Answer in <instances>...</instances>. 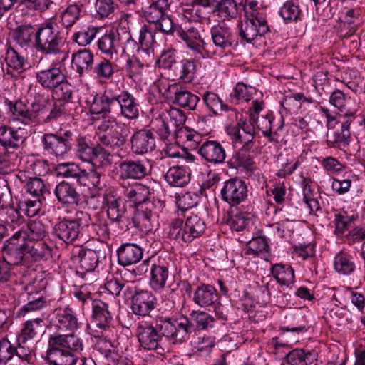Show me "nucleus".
Here are the masks:
<instances>
[{"label": "nucleus", "mask_w": 365, "mask_h": 365, "mask_svg": "<svg viewBox=\"0 0 365 365\" xmlns=\"http://www.w3.org/2000/svg\"><path fill=\"white\" fill-rule=\"evenodd\" d=\"M117 103L115 96L109 97L106 94H96L89 104L92 114H101L106 116L109 113H115Z\"/></svg>", "instance_id": "nucleus-31"}, {"label": "nucleus", "mask_w": 365, "mask_h": 365, "mask_svg": "<svg viewBox=\"0 0 365 365\" xmlns=\"http://www.w3.org/2000/svg\"><path fill=\"white\" fill-rule=\"evenodd\" d=\"M199 155L209 164L219 165L226 158V152L221 143L217 140L205 139L199 147Z\"/></svg>", "instance_id": "nucleus-18"}, {"label": "nucleus", "mask_w": 365, "mask_h": 365, "mask_svg": "<svg viewBox=\"0 0 365 365\" xmlns=\"http://www.w3.org/2000/svg\"><path fill=\"white\" fill-rule=\"evenodd\" d=\"M164 178L170 186L182 187L190 182V174L185 167L173 166L168 169Z\"/></svg>", "instance_id": "nucleus-41"}, {"label": "nucleus", "mask_w": 365, "mask_h": 365, "mask_svg": "<svg viewBox=\"0 0 365 365\" xmlns=\"http://www.w3.org/2000/svg\"><path fill=\"white\" fill-rule=\"evenodd\" d=\"M245 255H261L266 261L270 262L269 247L264 237H252L247 245Z\"/></svg>", "instance_id": "nucleus-46"}, {"label": "nucleus", "mask_w": 365, "mask_h": 365, "mask_svg": "<svg viewBox=\"0 0 365 365\" xmlns=\"http://www.w3.org/2000/svg\"><path fill=\"white\" fill-rule=\"evenodd\" d=\"M92 324L93 326L105 331L110 327L113 320V313L108 303L101 299L92 302Z\"/></svg>", "instance_id": "nucleus-19"}, {"label": "nucleus", "mask_w": 365, "mask_h": 365, "mask_svg": "<svg viewBox=\"0 0 365 365\" xmlns=\"http://www.w3.org/2000/svg\"><path fill=\"white\" fill-rule=\"evenodd\" d=\"M198 61L195 59H182L173 68V77L184 83H191L196 75Z\"/></svg>", "instance_id": "nucleus-35"}, {"label": "nucleus", "mask_w": 365, "mask_h": 365, "mask_svg": "<svg viewBox=\"0 0 365 365\" xmlns=\"http://www.w3.org/2000/svg\"><path fill=\"white\" fill-rule=\"evenodd\" d=\"M317 359V354L312 350L294 349L287 355V362L290 365H307Z\"/></svg>", "instance_id": "nucleus-49"}, {"label": "nucleus", "mask_w": 365, "mask_h": 365, "mask_svg": "<svg viewBox=\"0 0 365 365\" xmlns=\"http://www.w3.org/2000/svg\"><path fill=\"white\" fill-rule=\"evenodd\" d=\"M122 187L123 194L126 200L135 206V208L147 202H150L148 200L150 195V189L148 186L141 183H135L127 187L122 185Z\"/></svg>", "instance_id": "nucleus-23"}, {"label": "nucleus", "mask_w": 365, "mask_h": 365, "mask_svg": "<svg viewBox=\"0 0 365 365\" xmlns=\"http://www.w3.org/2000/svg\"><path fill=\"white\" fill-rule=\"evenodd\" d=\"M255 220L253 215L249 212L232 210L229 212L225 222L232 230L240 232L250 229L253 225Z\"/></svg>", "instance_id": "nucleus-32"}, {"label": "nucleus", "mask_w": 365, "mask_h": 365, "mask_svg": "<svg viewBox=\"0 0 365 365\" xmlns=\"http://www.w3.org/2000/svg\"><path fill=\"white\" fill-rule=\"evenodd\" d=\"M155 304L156 298L150 292L136 290L132 297L131 309L135 315L144 319L151 317L150 312L154 309Z\"/></svg>", "instance_id": "nucleus-14"}, {"label": "nucleus", "mask_w": 365, "mask_h": 365, "mask_svg": "<svg viewBox=\"0 0 365 365\" xmlns=\"http://www.w3.org/2000/svg\"><path fill=\"white\" fill-rule=\"evenodd\" d=\"M169 0H157L150 5L145 11L146 20L153 24L159 22L166 14V10L169 8Z\"/></svg>", "instance_id": "nucleus-48"}, {"label": "nucleus", "mask_w": 365, "mask_h": 365, "mask_svg": "<svg viewBox=\"0 0 365 365\" xmlns=\"http://www.w3.org/2000/svg\"><path fill=\"white\" fill-rule=\"evenodd\" d=\"M48 343H53L54 346H58L74 354L81 353L84 349L83 340L73 332L57 333L52 335L49 338Z\"/></svg>", "instance_id": "nucleus-22"}, {"label": "nucleus", "mask_w": 365, "mask_h": 365, "mask_svg": "<svg viewBox=\"0 0 365 365\" xmlns=\"http://www.w3.org/2000/svg\"><path fill=\"white\" fill-rule=\"evenodd\" d=\"M54 195L63 206L78 205L81 200V195L76 187L65 180L56 186Z\"/></svg>", "instance_id": "nucleus-26"}, {"label": "nucleus", "mask_w": 365, "mask_h": 365, "mask_svg": "<svg viewBox=\"0 0 365 365\" xmlns=\"http://www.w3.org/2000/svg\"><path fill=\"white\" fill-rule=\"evenodd\" d=\"M42 322L43 320L40 318L27 320L24 322L17 336L18 343L24 344L40 335L43 331Z\"/></svg>", "instance_id": "nucleus-39"}, {"label": "nucleus", "mask_w": 365, "mask_h": 365, "mask_svg": "<svg viewBox=\"0 0 365 365\" xmlns=\"http://www.w3.org/2000/svg\"><path fill=\"white\" fill-rule=\"evenodd\" d=\"M150 128L149 130L153 133L155 132L162 140L168 139L173 133L161 113L151 120Z\"/></svg>", "instance_id": "nucleus-61"}, {"label": "nucleus", "mask_w": 365, "mask_h": 365, "mask_svg": "<svg viewBox=\"0 0 365 365\" xmlns=\"http://www.w3.org/2000/svg\"><path fill=\"white\" fill-rule=\"evenodd\" d=\"M5 106L9 112L14 116L21 117L24 120L34 121L36 120V113L29 112L27 106L21 101H10L7 98L4 100Z\"/></svg>", "instance_id": "nucleus-51"}, {"label": "nucleus", "mask_w": 365, "mask_h": 365, "mask_svg": "<svg viewBox=\"0 0 365 365\" xmlns=\"http://www.w3.org/2000/svg\"><path fill=\"white\" fill-rule=\"evenodd\" d=\"M192 325L187 317H147L140 319L136 328V336L140 346L147 350H157L160 347L163 336L173 344L187 341Z\"/></svg>", "instance_id": "nucleus-1"}, {"label": "nucleus", "mask_w": 365, "mask_h": 365, "mask_svg": "<svg viewBox=\"0 0 365 365\" xmlns=\"http://www.w3.org/2000/svg\"><path fill=\"white\" fill-rule=\"evenodd\" d=\"M176 138L186 143L190 149H199L205 140L200 133L187 127L180 128Z\"/></svg>", "instance_id": "nucleus-52"}, {"label": "nucleus", "mask_w": 365, "mask_h": 365, "mask_svg": "<svg viewBox=\"0 0 365 365\" xmlns=\"http://www.w3.org/2000/svg\"><path fill=\"white\" fill-rule=\"evenodd\" d=\"M252 149V147H242L228 160L229 167L230 168H243L247 170H252L254 165Z\"/></svg>", "instance_id": "nucleus-40"}, {"label": "nucleus", "mask_w": 365, "mask_h": 365, "mask_svg": "<svg viewBox=\"0 0 365 365\" xmlns=\"http://www.w3.org/2000/svg\"><path fill=\"white\" fill-rule=\"evenodd\" d=\"M119 38L115 32L110 31L101 36L97 42L98 49L101 53L112 58L118 53L119 47Z\"/></svg>", "instance_id": "nucleus-44"}, {"label": "nucleus", "mask_w": 365, "mask_h": 365, "mask_svg": "<svg viewBox=\"0 0 365 365\" xmlns=\"http://www.w3.org/2000/svg\"><path fill=\"white\" fill-rule=\"evenodd\" d=\"M240 4L235 0H215L212 12L222 21H230L237 18L240 12Z\"/></svg>", "instance_id": "nucleus-33"}, {"label": "nucleus", "mask_w": 365, "mask_h": 365, "mask_svg": "<svg viewBox=\"0 0 365 365\" xmlns=\"http://www.w3.org/2000/svg\"><path fill=\"white\" fill-rule=\"evenodd\" d=\"M90 215L83 212H77L73 220L63 219L53 227L55 235L62 241L68 244L76 240L81 233L80 226L82 221L87 222Z\"/></svg>", "instance_id": "nucleus-5"}, {"label": "nucleus", "mask_w": 365, "mask_h": 365, "mask_svg": "<svg viewBox=\"0 0 365 365\" xmlns=\"http://www.w3.org/2000/svg\"><path fill=\"white\" fill-rule=\"evenodd\" d=\"M173 133L177 136L180 128L186 121L184 112L178 108H170L161 112Z\"/></svg>", "instance_id": "nucleus-45"}, {"label": "nucleus", "mask_w": 365, "mask_h": 365, "mask_svg": "<svg viewBox=\"0 0 365 365\" xmlns=\"http://www.w3.org/2000/svg\"><path fill=\"white\" fill-rule=\"evenodd\" d=\"M117 255L118 264L126 267L139 262L143 258V250L136 244L125 243L120 246Z\"/></svg>", "instance_id": "nucleus-27"}, {"label": "nucleus", "mask_w": 365, "mask_h": 365, "mask_svg": "<svg viewBox=\"0 0 365 365\" xmlns=\"http://www.w3.org/2000/svg\"><path fill=\"white\" fill-rule=\"evenodd\" d=\"M268 31L269 28L264 19L245 18L240 24L239 35L242 39L250 43L257 36L264 35Z\"/></svg>", "instance_id": "nucleus-12"}, {"label": "nucleus", "mask_w": 365, "mask_h": 365, "mask_svg": "<svg viewBox=\"0 0 365 365\" xmlns=\"http://www.w3.org/2000/svg\"><path fill=\"white\" fill-rule=\"evenodd\" d=\"M71 130L44 133L41 138L43 150L56 157L63 156L71 150Z\"/></svg>", "instance_id": "nucleus-6"}, {"label": "nucleus", "mask_w": 365, "mask_h": 365, "mask_svg": "<svg viewBox=\"0 0 365 365\" xmlns=\"http://www.w3.org/2000/svg\"><path fill=\"white\" fill-rule=\"evenodd\" d=\"M54 315L53 327L58 333L73 332L79 328L76 313L71 308L57 309Z\"/></svg>", "instance_id": "nucleus-15"}, {"label": "nucleus", "mask_w": 365, "mask_h": 365, "mask_svg": "<svg viewBox=\"0 0 365 365\" xmlns=\"http://www.w3.org/2000/svg\"><path fill=\"white\" fill-rule=\"evenodd\" d=\"M64 76L61 68L56 66L40 69L36 73V82L44 89L49 91H51L58 83L63 81Z\"/></svg>", "instance_id": "nucleus-25"}, {"label": "nucleus", "mask_w": 365, "mask_h": 365, "mask_svg": "<svg viewBox=\"0 0 365 365\" xmlns=\"http://www.w3.org/2000/svg\"><path fill=\"white\" fill-rule=\"evenodd\" d=\"M153 204L147 202L143 205L136 207L132 221L135 227L143 232L152 231L153 225Z\"/></svg>", "instance_id": "nucleus-29"}, {"label": "nucleus", "mask_w": 365, "mask_h": 365, "mask_svg": "<svg viewBox=\"0 0 365 365\" xmlns=\"http://www.w3.org/2000/svg\"><path fill=\"white\" fill-rule=\"evenodd\" d=\"M155 43L154 32L146 25L141 26L139 30L138 44L142 50L148 55L153 53Z\"/></svg>", "instance_id": "nucleus-54"}, {"label": "nucleus", "mask_w": 365, "mask_h": 365, "mask_svg": "<svg viewBox=\"0 0 365 365\" xmlns=\"http://www.w3.org/2000/svg\"><path fill=\"white\" fill-rule=\"evenodd\" d=\"M329 102L339 112L343 113L345 117L354 118L361 109L360 102H357L356 98L347 96L339 89H336L331 93Z\"/></svg>", "instance_id": "nucleus-11"}, {"label": "nucleus", "mask_w": 365, "mask_h": 365, "mask_svg": "<svg viewBox=\"0 0 365 365\" xmlns=\"http://www.w3.org/2000/svg\"><path fill=\"white\" fill-rule=\"evenodd\" d=\"M275 279L280 286L287 287L294 281L293 269L287 264H275Z\"/></svg>", "instance_id": "nucleus-59"}, {"label": "nucleus", "mask_w": 365, "mask_h": 365, "mask_svg": "<svg viewBox=\"0 0 365 365\" xmlns=\"http://www.w3.org/2000/svg\"><path fill=\"white\" fill-rule=\"evenodd\" d=\"M26 138L24 128L11 126L0 125V145L6 150L8 149H18Z\"/></svg>", "instance_id": "nucleus-20"}, {"label": "nucleus", "mask_w": 365, "mask_h": 365, "mask_svg": "<svg viewBox=\"0 0 365 365\" xmlns=\"http://www.w3.org/2000/svg\"><path fill=\"white\" fill-rule=\"evenodd\" d=\"M93 60L94 56L88 49L79 50L72 56V63L81 77L91 71Z\"/></svg>", "instance_id": "nucleus-38"}, {"label": "nucleus", "mask_w": 365, "mask_h": 365, "mask_svg": "<svg viewBox=\"0 0 365 365\" xmlns=\"http://www.w3.org/2000/svg\"><path fill=\"white\" fill-rule=\"evenodd\" d=\"M107 215L113 222L125 223L128 218L126 217V207L120 197L108 195Z\"/></svg>", "instance_id": "nucleus-30"}, {"label": "nucleus", "mask_w": 365, "mask_h": 365, "mask_svg": "<svg viewBox=\"0 0 365 365\" xmlns=\"http://www.w3.org/2000/svg\"><path fill=\"white\" fill-rule=\"evenodd\" d=\"M38 24L24 23L13 29L9 36L13 43L19 48L27 51L35 48V38L37 35Z\"/></svg>", "instance_id": "nucleus-9"}, {"label": "nucleus", "mask_w": 365, "mask_h": 365, "mask_svg": "<svg viewBox=\"0 0 365 365\" xmlns=\"http://www.w3.org/2000/svg\"><path fill=\"white\" fill-rule=\"evenodd\" d=\"M165 95L168 98L173 101V103L189 110H195L200 101V98L197 95L180 89L176 83L168 86L165 91Z\"/></svg>", "instance_id": "nucleus-13"}, {"label": "nucleus", "mask_w": 365, "mask_h": 365, "mask_svg": "<svg viewBox=\"0 0 365 365\" xmlns=\"http://www.w3.org/2000/svg\"><path fill=\"white\" fill-rule=\"evenodd\" d=\"M26 190L37 199L45 200L46 196L50 194L48 189L44 185L43 180L39 178H29L26 185Z\"/></svg>", "instance_id": "nucleus-64"}, {"label": "nucleus", "mask_w": 365, "mask_h": 365, "mask_svg": "<svg viewBox=\"0 0 365 365\" xmlns=\"http://www.w3.org/2000/svg\"><path fill=\"white\" fill-rule=\"evenodd\" d=\"M25 254V249L3 246L2 257L1 258L10 267L16 266L23 264Z\"/></svg>", "instance_id": "nucleus-58"}, {"label": "nucleus", "mask_w": 365, "mask_h": 365, "mask_svg": "<svg viewBox=\"0 0 365 365\" xmlns=\"http://www.w3.org/2000/svg\"><path fill=\"white\" fill-rule=\"evenodd\" d=\"M52 96L58 100V102H69L73 98L71 85L64 76V80L58 83L51 91Z\"/></svg>", "instance_id": "nucleus-63"}, {"label": "nucleus", "mask_w": 365, "mask_h": 365, "mask_svg": "<svg viewBox=\"0 0 365 365\" xmlns=\"http://www.w3.org/2000/svg\"><path fill=\"white\" fill-rule=\"evenodd\" d=\"M44 359L49 365H74L78 357L69 351L54 346L53 343H48Z\"/></svg>", "instance_id": "nucleus-24"}, {"label": "nucleus", "mask_w": 365, "mask_h": 365, "mask_svg": "<svg viewBox=\"0 0 365 365\" xmlns=\"http://www.w3.org/2000/svg\"><path fill=\"white\" fill-rule=\"evenodd\" d=\"M56 170L58 175L64 178H73L80 185L83 180L86 170L81 169L76 163H61L57 165Z\"/></svg>", "instance_id": "nucleus-55"}, {"label": "nucleus", "mask_w": 365, "mask_h": 365, "mask_svg": "<svg viewBox=\"0 0 365 365\" xmlns=\"http://www.w3.org/2000/svg\"><path fill=\"white\" fill-rule=\"evenodd\" d=\"M334 266L335 270L341 274H351L355 268L352 257L345 252H340L334 257Z\"/></svg>", "instance_id": "nucleus-53"}, {"label": "nucleus", "mask_w": 365, "mask_h": 365, "mask_svg": "<svg viewBox=\"0 0 365 365\" xmlns=\"http://www.w3.org/2000/svg\"><path fill=\"white\" fill-rule=\"evenodd\" d=\"M185 220L179 217L173 220L170 225L168 235L170 238L178 243L191 242L194 239L201 236L206 230L205 221L197 215L191 214L185 216Z\"/></svg>", "instance_id": "nucleus-3"}, {"label": "nucleus", "mask_w": 365, "mask_h": 365, "mask_svg": "<svg viewBox=\"0 0 365 365\" xmlns=\"http://www.w3.org/2000/svg\"><path fill=\"white\" fill-rule=\"evenodd\" d=\"M11 204L1 209L3 217L1 220L14 227L19 226L24 222V219L21 214V210L19 207V204L17 207H14Z\"/></svg>", "instance_id": "nucleus-56"}, {"label": "nucleus", "mask_w": 365, "mask_h": 365, "mask_svg": "<svg viewBox=\"0 0 365 365\" xmlns=\"http://www.w3.org/2000/svg\"><path fill=\"white\" fill-rule=\"evenodd\" d=\"M218 299L216 289L210 284H202L195 289L193 302L197 306L205 308L215 304Z\"/></svg>", "instance_id": "nucleus-34"}, {"label": "nucleus", "mask_w": 365, "mask_h": 365, "mask_svg": "<svg viewBox=\"0 0 365 365\" xmlns=\"http://www.w3.org/2000/svg\"><path fill=\"white\" fill-rule=\"evenodd\" d=\"M4 61L7 66V73L11 75H13L12 71H17L21 69L24 64V58L20 56L11 46H9L6 48Z\"/></svg>", "instance_id": "nucleus-57"}, {"label": "nucleus", "mask_w": 365, "mask_h": 365, "mask_svg": "<svg viewBox=\"0 0 365 365\" xmlns=\"http://www.w3.org/2000/svg\"><path fill=\"white\" fill-rule=\"evenodd\" d=\"M117 103L115 113L118 112L125 118L135 120L139 116L140 106L136 98L128 91H122L115 96Z\"/></svg>", "instance_id": "nucleus-16"}, {"label": "nucleus", "mask_w": 365, "mask_h": 365, "mask_svg": "<svg viewBox=\"0 0 365 365\" xmlns=\"http://www.w3.org/2000/svg\"><path fill=\"white\" fill-rule=\"evenodd\" d=\"M123 128L120 126L110 133L99 134L98 145L105 146L112 151L122 148L126 142V135L123 134Z\"/></svg>", "instance_id": "nucleus-37"}, {"label": "nucleus", "mask_w": 365, "mask_h": 365, "mask_svg": "<svg viewBox=\"0 0 365 365\" xmlns=\"http://www.w3.org/2000/svg\"><path fill=\"white\" fill-rule=\"evenodd\" d=\"M221 195L222 199L231 206L239 205L247 197V185L240 179H230L224 183Z\"/></svg>", "instance_id": "nucleus-10"}, {"label": "nucleus", "mask_w": 365, "mask_h": 365, "mask_svg": "<svg viewBox=\"0 0 365 365\" xmlns=\"http://www.w3.org/2000/svg\"><path fill=\"white\" fill-rule=\"evenodd\" d=\"M25 252L34 261H38L49 257L51 249L44 240L26 241Z\"/></svg>", "instance_id": "nucleus-47"}, {"label": "nucleus", "mask_w": 365, "mask_h": 365, "mask_svg": "<svg viewBox=\"0 0 365 365\" xmlns=\"http://www.w3.org/2000/svg\"><path fill=\"white\" fill-rule=\"evenodd\" d=\"M26 232L28 241L44 240L47 235L46 225L38 220H32L27 224Z\"/></svg>", "instance_id": "nucleus-62"}, {"label": "nucleus", "mask_w": 365, "mask_h": 365, "mask_svg": "<svg viewBox=\"0 0 365 365\" xmlns=\"http://www.w3.org/2000/svg\"><path fill=\"white\" fill-rule=\"evenodd\" d=\"M66 43L63 31L53 21L38 24L35 48L44 55L57 56L63 53Z\"/></svg>", "instance_id": "nucleus-2"}, {"label": "nucleus", "mask_w": 365, "mask_h": 365, "mask_svg": "<svg viewBox=\"0 0 365 365\" xmlns=\"http://www.w3.org/2000/svg\"><path fill=\"white\" fill-rule=\"evenodd\" d=\"M98 30V27L91 25L83 26L73 34V39L79 46H86L94 39Z\"/></svg>", "instance_id": "nucleus-60"}, {"label": "nucleus", "mask_w": 365, "mask_h": 365, "mask_svg": "<svg viewBox=\"0 0 365 365\" xmlns=\"http://www.w3.org/2000/svg\"><path fill=\"white\" fill-rule=\"evenodd\" d=\"M202 100L207 108L215 115H220L222 112L230 110V107L214 92H205L202 95Z\"/></svg>", "instance_id": "nucleus-50"}, {"label": "nucleus", "mask_w": 365, "mask_h": 365, "mask_svg": "<svg viewBox=\"0 0 365 365\" xmlns=\"http://www.w3.org/2000/svg\"><path fill=\"white\" fill-rule=\"evenodd\" d=\"M130 148L137 155H144L155 148V138L151 130L141 129L135 131L130 138Z\"/></svg>", "instance_id": "nucleus-17"}, {"label": "nucleus", "mask_w": 365, "mask_h": 365, "mask_svg": "<svg viewBox=\"0 0 365 365\" xmlns=\"http://www.w3.org/2000/svg\"><path fill=\"white\" fill-rule=\"evenodd\" d=\"M175 34L176 36L180 37L190 49L202 54L203 57L212 58L217 55V51L201 38L196 28L191 27L185 31L180 27L175 30Z\"/></svg>", "instance_id": "nucleus-7"}, {"label": "nucleus", "mask_w": 365, "mask_h": 365, "mask_svg": "<svg viewBox=\"0 0 365 365\" xmlns=\"http://www.w3.org/2000/svg\"><path fill=\"white\" fill-rule=\"evenodd\" d=\"M118 170L121 180H140L150 174L148 163L140 159H122L118 163Z\"/></svg>", "instance_id": "nucleus-8"}, {"label": "nucleus", "mask_w": 365, "mask_h": 365, "mask_svg": "<svg viewBox=\"0 0 365 365\" xmlns=\"http://www.w3.org/2000/svg\"><path fill=\"white\" fill-rule=\"evenodd\" d=\"M83 5L80 2L69 4L61 14V22L66 29L73 27L82 16Z\"/></svg>", "instance_id": "nucleus-43"}, {"label": "nucleus", "mask_w": 365, "mask_h": 365, "mask_svg": "<svg viewBox=\"0 0 365 365\" xmlns=\"http://www.w3.org/2000/svg\"><path fill=\"white\" fill-rule=\"evenodd\" d=\"M75 259L78 263L76 273L81 278H84L88 272L94 271L98 263L99 257L96 250L81 248Z\"/></svg>", "instance_id": "nucleus-21"}, {"label": "nucleus", "mask_w": 365, "mask_h": 365, "mask_svg": "<svg viewBox=\"0 0 365 365\" xmlns=\"http://www.w3.org/2000/svg\"><path fill=\"white\" fill-rule=\"evenodd\" d=\"M71 150L82 161L101 165L110 164V154L101 145H93L91 140L85 136L78 135L76 130H71Z\"/></svg>", "instance_id": "nucleus-4"}, {"label": "nucleus", "mask_w": 365, "mask_h": 365, "mask_svg": "<svg viewBox=\"0 0 365 365\" xmlns=\"http://www.w3.org/2000/svg\"><path fill=\"white\" fill-rule=\"evenodd\" d=\"M91 72L96 80L100 83H105L113 78L115 65L110 60L102 58L94 64Z\"/></svg>", "instance_id": "nucleus-42"}, {"label": "nucleus", "mask_w": 365, "mask_h": 365, "mask_svg": "<svg viewBox=\"0 0 365 365\" xmlns=\"http://www.w3.org/2000/svg\"><path fill=\"white\" fill-rule=\"evenodd\" d=\"M210 35L214 45L223 52L235 43V35L231 29L225 25H216L211 28Z\"/></svg>", "instance_id": "nucleus-28"}, {"label": "nucleus", "mask_w": 365, "mask_h": 365, "mask_svg": "<svg viewBox=\"0 0 365 365\" xmlns=\"http://www.w3.org/2000/svg\"><path fill=\"white\" fill-rule=\"evenodd\" d=\"M150 284L155 290H160L165 286L169 277V268L165 262L152 263L150 272Z\"/></svg>", "instance_id": "nucleus-36"}]
</instances>
